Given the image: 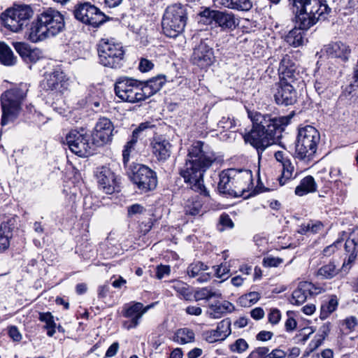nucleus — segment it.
Wrapping results in <instances>:
<instances>
[{
    "mask_svg": "<svg viewBox=\"0 0 358 358\" xmlns=\"http://www.w3.org/2000/svg\"><path fill=\"white\" fill-rule=\"evenodd\" d=\"M280 312L276 308L272 309L268 314V321L273 324H278L280 320Z\"/></svg>",
    "mask_w": 358,
    "mask_h": 358,
    "instance_id": "nucleus-56",
    "label": "nucleus"
},
{
    "mask_svg": "<svg viewBox=\"0 0 358 358\" xmlns=\"http://www.w3.org/2000/svg\"><path fill=\"white\" fill-rule=\"evenodd\" d=\"M29 85L27 83H21L1 94L2 125H6L17 118L22 110V105L27 97Z\"/></svg>",
    "mask_w": 358,
    "mask_h": 358,
    "instance_id": "nucleus-5",
    "label": "nucleus"
},
{
    "mask_svg": "<svg viewBox=\"0 0 358 358\" xmlns=\"http://www.w3.org/2000/svg\"><path fill=\"white\" fill-rule=\"evenodd\" d=\"M116 96L123 101L137 103L145 101L141 81L129 77H120L115 83Z\"/></svg>",
    "mask_w": 358,
    "mask_h": 358,
    "instance_id": "nucleus-10",
    "label": "nucleus"
},
{
    "mask_svg": "<svg viewBox=\"0 0 358 358\" xmlns=\"http://www.w3.org/2000/svg\"><path fill=\"white\" fill-rule=\"evenodd\" d=\"M273 94L275 102L278 105L288 106L297 101V92L293 85L278 83Z\"/></svg>",
    "mask_w": 358,
    "mask_h": 358,
    "instance_id": "nucleus-18",
    "label": "nucleus"
},
{
    "mask_svg": "<svg viewBox=\"0 0 358 358\" xmlns=\"http://www.w3.org/2000/svg\"><path fill=\"white\" fill-rule=\"evenodd\" d=\"M289 6L299 28H294L285 36V41L294 48L304 45L305 32L320 20H325L331 12L326 0H289Z\"/></svg>",
    "mask_w": 358,
    "mask_h": 358,
    "instance_id": "nucleus-2",
    "label": "nucleus"
},
{
    "mask_svg": "<svg viewBox=\"0 0 358 358\" xmlns=\"http://www.w3.org/2000/svg\"><path fill=\"white\" fill-rule=\"evenodd\" d=\"M338 300L336 296H332L330 299L322 304L320 308V318L327 319L338 307Z\"/></svg>",
    "mask_w": 358,
    "mask_h": 358,
    "instance_id": "nucleus-41",
    "label": "nucleus"
},
{
    "mask_svg": "<svg viewBox=\"0 0 358 358\" xmlns=\"http://www.w3.org/2000/svg\"><path fill=\"white\" fill-rule=\"evenodd\" d=\"M129 178L141 192L151 191L155 189L157 185L156 173L143 164L134 165Z\"/></svg>",
    "mask_w": 358,
    "mask_h": 358,
    "instance_id": "nucleus-13",
    "label": "nucleus"
},
{
    "mask_svg": "<svg viewBox=\"0 0 358 358\" xmlns=\"http://www.w3.org/2000/svg\"><path fill=\"white\" fill-rule=\"evenodd\" d=\"M194 336L193 330L189 328H181L176 331L173 340L178 344L184 345L193 342Z\"/></svg>",
    "mask_w": 358,
    "mask_h": 358,
    "instance_id": "nucleus-36",
    "label": "nucleus"
},
{
    "mask_svg": "<svg viewBox=\"0 0 358 358\" xmlns=\"http://www.w3.org/2000/svg\"><path fill=\"white\" fill-rule=\"evenodd\" d=\"M357 243L355 239L348 238L345 243V250L348 254V257L344 260L342 266V270L346 271H348L354 262L355 261L357 256Z\"/></svg>",
    "mask_w": 358,
    "mask_h": 358,
    "instance_id": "nucleus-32",
    "label": "nucleus"
},
{
    "mask_svg": "<svg viewBox=\"0 0 358 358\" xmlns=\"http://www.w3.org/2000/svg\"><path fill=\"white\" fill-rule=\"evenodd\" d=\"M214 52L205 41H201L193 50L191 56V61L193 64L196 65L201 69L207 68L210 66L214 61Z\"/></svg>",
    "mask_w": 358,
    "mask_h": 358,
    "instance_id": "nucleus-16",
    "label": "nucleus"
},
{
    "mask_svg": "<svg viewBox=\"0 0 358 358\" xmlns=\"http://www.w3.org/2000/svg\"><path fill=\"white\" fill-rule=\"evenodd\" d=\"M320 140V133L315 127L307 125L299 129L295 147L296 157L306 162L312 160Z\"/></svg>",
    "mask_w": 358,
    "mask_h": 358,
    "instance_id": "nucleus-6",
    "label": "nucleus"
},
{
    "mask_svg": "<svg viewBox=\"0 0 358 358\" xmlns=\"http://www.w3.org/2000/svg\"><path fill=\"white\" fill-rule=\"evenodd\" d=\"M171 271L170 266L166 265H160L157 267L156 277L162 279L164 276L169 275Z\"/></svg>",
    "mask_w": 358,
    "mask_h": 358,
    "instance_id": "nucleus-54",
    "label": "nucleus"
},
{
    "mask_svg": "<svg viewBox=\"0 0 358 358\" xmlns=\"http://www.w3.org/2000/svg\"><path fill=\"white\" fill-rule=\"evenodd\" d=\"M342 325L345 326V328L351 331L357 325V320L355 317L350 316L343 321Z\"/></svg>",
    "mask_w": 358,
    "mask_h": 358,
    "instance_id": "nucleus-53",
    "label": "nucleus"
},
{
    "mask_svg": "<svg viewBox=\"0 0 358 358\" xmlns=\"http://www.w3.org/2000/svg\"><path fill=\"white\" fill-rule=\"evenodd\" d=\"M324 340V336H319L317 338L315 337L314 339H313L308 345L309 352L307 354L308 355L310 352H312L317 349L322 345Z\"/></svg>",
    "mask_w": 358,
    "mask_h": 358,
    "instance_id": "nucleus-51",
    "label": "nucleus"
},
{
    "mask_svg": "<svg viewBox=\"0 0 358 358\" xmlns=\"http://www.w3.org/2000/svg\"><path fill=\"white\" fill-rule=\"evenodd\" d=\"M172 288L180 296L182 299L185 300H190L192 297V292L189 291V286L182 282V281H176L173 285Z\"/></svg>",
    "mask_w": 358,
    "mask_h": 358,
    "instance_id": "nucleus-44",
    "label": "nucleus"
},
{
    "mask_svg": "<svg viewBox=\"0 0 358 358\" xmlns=\"http://www.w3.org/2000/svg\"><path fill=\"white\" fill-rule=\"evenodd\" d=\"M152 152L159 162H166L171 154V145L170 142L162 136H155L151 143Z\"/></svg>",
    "mask_w": 358,
    "mask_h": 358,
    "instance_id": "nucleus-20",
    "label": "nucleus"
},
{
    "mask_svg": "<svg viewBox=\"0 0 358 358\" xmlns=\"http://www.w3.org/2000/svg\"><path fill=\"white\" fill-rule=\"evenodd\" d=\"M260 299V294L257 292H251L245 295L244 298H242V299H246L248 300L250 303H255L257 302Z\"/></svg>",
    "mask_w": 358,
    "mask_h": 358,
    "instance_id": "nucleus-59",
    "label": "nucleus"
},
{
    "mask_svg": "<svg viewBox=\"0 0 358 358\" xmlns=\"http://www.w3.org/2000/svg\"><path fill=\"white\" fill-rule=\"evenodd\" d=\"M280 83L294 85L299 78V73L296 71L292 57L285 55L282 58L278 68Z\"/></svg>",
    "mask_w": 358,
    "mask_h": 358,
    "instance_id": "nucleus-17",
    "label": "nucleus"
},
{
    "mask_svg": "<svg viewBox=\"0 0 358 358\" xmlns=\"http://www.w3.org/2000/svg\"><path fill=\"white\" fill-rule=\"evenodd\" d=\"M138 137L139 136L136 134V132H132L131 139L124 145V148L122 151L123 162L124 164L129 161L130 154L134 151Z\"/></svg>",
    "mask_w": 358,
    "mask_h": 358,
    "instance_id": "nucleus-43",
    "label": "nucleus"
},
{
    "mask_svg": "<svg viewBox=\"0 0 358 358\" xmlns=\"http://www.w3.org/2000/svg\"><path fill=\"white\" fill-rule=\"evenodd\" d=\"M282 166V171L281 177L279 178V182L280 185H284L286 182L292 178H294L296 176V173L294 176V166L289 161H285Z\"/></svg>",
    "mask_w": 358,
    "mask_h": 358,
    "instance_id": "nucleus-42",
    "label": "nucleus"
},
{
    "mask_svg": "<svg viewBox=\"0 0 358 358\" xmlns=\"http://www.w3.org/2000/svg\"><path fill=\"white\" fill-rule=\"evenodd\" d=\"M313 285L307 281L300 282L297 288L294 290L290 302L294 305H301L311 296Z\"/></svg>",
    "mask_w": 358,
    "mask_h": 358,
    "instance_id": "nucleus-25",
    "label": "nucleus"
},
{
    "mask_svg": "<svg viewBox=\"0 0 358 358\" xmlns=\"http://www.w3.org/2000/svg\"><path fill=\"white\" fill-rule=\"evenodd\" d=\"M15 222V218H10L0 224V250L3 251L8 248Z\"/></svg>",
    "mask_w": 358,
    "mask_h": 358,
    "instance_id": "nucleus-26",
    "label": "nucleus"
},
{
    "mask_svg": "<svg viewBox=\"0 0 358 358\" xmlns=\"http://www.w3.org/2000/svg\"><path fill=\"white\" fill-rule=\"evenodd\" d=\"M269 348L267 347H258L252 350L246 358H268Z\"/></svg>",
    "mask_w": 358,
    "mask_h": 358,
    "instance_id": "nucleus-48",
    "label": "nucleus"
},
{
    "mask_svg": "<svg viewBox=\"0 0 358 358\" xmlns=\"http://www.w3.org/2000/svg\"><path fill=\"white\" fill-rule=\"evenodd\" d=\"M128 215L133 216L137 214H141L145 211V208L143 206L136 203L128 207Z\"/></svg>",
    "mask_w": 358,
    "mask_h": 358,
    "instance_id": "nucleus-55",
    "label": "nucleus"
},
{
    "mask_svg": "<svg viewBox=\"0 0 358 358\" xmlns=\"http://www.w3.org/2000/svg\"><path fill=\"white\" fill-rule=\"evenodd\" d=\"M63 80V73L59 71H55L45 74V79L41 83V87L46 91L57 90L62 87V83Z\"/></svg>",
    "mask_w": 358,
    "mask_h": 358,
    "instance_id": "nucleus-29",
    "label": "nucleus"
},
{
    "mask_svg": "<svg viewBox=\"0 0 358 358\" xmlns=\"http://www.w3.org/2000/svg\"><path fill=\"white\" fill-rule=\"evenodd\" d=\"M208 267L201 262H196L191 264L187 267V274L191 278H197L199 282H206L210 279V273L205 272Z\"/></svg>",
    "mask_w": 358,
    "mask_h": 358,
    "instance_id": "nucleus-28",
    "label": "nucleus"
},
{
    "mask_svg": "<svg viewBox=\"0 0 358 358\" xmlns=\"http://www.w3.org/2000/svg\"><path fill=\"white\" fill-rule=\"evenodd\" d=\"M99 190L106 194L120 191L119 181L115 173L107 166L98 168L96 172Z\"/></svg>",
    "mask_w": 358,
    "mask_h": 358,
    "instance_id": "nucleus-14",
    "label": "nucleus"
},
{
    "mask_svg": "<svg viewBox=\"0 0 358 358\" xmlns=\"http://www.w3.org/2000/svg\"><path fill=\"white\" fill-rule=\"evenodd\" d=\"M317 185L313 176H308L301 180L300 185L295 189V194L298 196H303L309 192L316 191Z\"/></svg>",
    "mask_w": 358,
    "mask_h": 358,
    "instance_id": "nucleus-34",
    "label": "nucleus"
},
{
    "mask_svg": "<svg viewBox=\"0 0 358 358\" xmlns=\"http://www.w3.org/2000/svg\"><path fill=\"white\" fill-rule=\"evenodd\" d=\"M66 142L72 152L83 157L94 154L96 148L84 129L71 130L66 136Z\"/></svg>",
    "mask_w": 358,
    "mask_h": 358,
    "instance_id": "nucleus-11",
    "label": "nucleus"
},
{
    "mask_svg": "<svg viewBox=\"0 0 358 358\" xmlns=\"http://www.w3.org/2000/svg\"><path fill=\"white\" fill-rule=\"evenodd\" d=\"M273 334L268 331H261L256 336V339L260 341H266L271 340L273 337Z\"/></svg>",
    "mask_w": 358,
    "mask_h": 358,
    "instance_id": "nucleus-58",
    "label": "nucleus"
},
{
    "mask_svg": "<svg viewBox=\"0 0 358 358\" xmlns=\"http://www.w3.org/2000/svg\"><path fill=\"white\" fill-rule=\"evenodd\" d=\"M215 161V156L208 145L202 141H196L188 149L185 164L179 171L180 176L193 191L208 196L209 192L203 184V174Z\"/></svg>",
    "mask_w": 358,
    "mask_h": 358,
    "instance_id": "nucleus-3",
    "label": "nucleus"
},
{
    "mask_svg": "<svg viewBox=\"0 0 358 358\" xmlns=\"http://www.w3.org/2000/svg\"><path fill=\"white\" fill-rule=\"evenodd\" d=\"M220 222L222 226H224L225 227H228V228L231 229L234 227V223H233L231 219L227 214H223L220 216Z\"/></svg>",
    "mask_w": 358,
    "mask_h": 358,
    "instance_id": "nucleus-60",
    "label": "nucleus"
},
{
    "mask_svg": "<svg viewBox=\"0 0 358 358\" xmlns=\"http://www.w3.org/2000/svg\"><path fill=\"white\" fill-rule=\"evenodd\" d=\"M194 299L196 301L201 300H209L212 298H222L220 291L213 289L210 287H206L197 289L194 293Z\"/></svg>",
    "mask_w": 358,
    "mask_h": 358,
    "instance_id": "nucleus-38",
    "label": "nucleus"
},
{
    "mask_svg": "<svg viewBox=\"0 0 358 358\" xmlns=\"http://www.w3.org/2000/svg\"><path fill=\"white\" fill-rule=\"evenodd\" d=\"M15 48L26 62L36 63L41 57L39 49H31L25 43H17L15 45Z\"/></svg>",
    "mask_w": 358,
    "mask_h": 358,
    "instance_id": "nucleus-30",
    "label": "nucleus"
},
{
    "mask_svg": "<svg viewBox=\"0 0 358 358\" xmlns=\"http://www.w3.org/2000/svg\"><path fill=\"white\" fill-rule=\"evenodd\" d=\"M185 312L190 315L199 316L202 313V309L199 306H189L185 308Z\"/></svg>",
    "mask_w": 358,
    "mask_h": 358,
    "instance_id": "nucleus-61",
    "label": "nucleus"
},
{
    "mask_svg": "<svg viewBox=\"0 0 358 358\" xmlns=\"http://www.w3.org/2000/svg\"><path fill=\"white\" fill-rule=\"evenodd\" d=\"M219 3L225 8L239 11H249L253 5L251 0H219Z\"/></svg>",
    "mask_w": 358,
    "mask_h": 358,
    "instance_id": "nucleus-33",
    "label": "nucleus"
},
{
    "mask_svg": "<svg viewBox=\"0 0 358 358\" xmlns=\"http://www.w3.org/2000/svg\"><path fill=\"white\" fill-rule=\"evenodd\" d=\"M231 321L224 319L218 323L216 329L207 331L204 333L205 339L210 343L224 340L231 334Z\"/></svg>",
    "mask_w": 358,
    "mask_h": 358,
    "instance_id": "nucleus-23",
    "label": "nucleus"
},
{
    "mask_svg": "<svg viewBox=\"0 0 358 358\" xmlns=\"http://www.w3.org/2000/svg\"><path fill=\"white\" fill-rule=\"evenodd\" d=\"M9 336L15 341H20L22 339V335L17 328L12 326L8 329Z\"/></svg>",
    "mask_w": 358,
    "mask_h": 358,
    "instance_id": "nucleus-57",
    "label": "nucleus"
},
{
    "mask_svg": "<svg viewBox=\"0 0 358 358\" xmlns=\"http://www.w3.org/2000/svg\"><path fill=\"white\" fill-rule=\"evenodd\" d=\"M217 10H210L209 8H206L203 12L201 13V16L206 17L209 20V23L213 22L214 17L215 16Z\"/></svg>",
    "mask_w": 358,
    "mask_h": 358,
    "instance_id": "nucleus-62",
    "label": "nucleus"
},
{
    "mask_svg": "<svg viewBox=\"0 0 358 358\" xmlns=\"http://www.w3.org/2000/svg\"><path fill=\"white\" fill-rule=\"evenodd\" d=\"M64 28L63 15L58 10L49 8L38 15L31 23L28 38L33 43H37L57 35Z\"/></svg>",
    "mask_w": 358,
    "mask_h": 358,
    "instance_id": "nucleus-4",
    "label": "nucleus"
},
{
    "mask_svg": "<svg viewBox=\"0 0 358 358\" xmlns=\"http://www.w3.org/2000/svg\"><path fill=\"white\" fill-rule=\"evenodd\" d=\"M232 169H228L222 171L220 175V181L217 189L220 193L231 196L238 197L235 183L232 178H228Z\"/></svg>",
    "mask_w": 358,
    "mask_h": 358,
    "instance_id": "nucleus-24",
    "label": "nucleus"
},
{
    "mask_svg": "<svg viewBox=\"0 0 358 358\" xmlns=\"http://www.w3.org/2000/svg\"><path fill=\"white\" fill-rule=\"evenodd\" d=\"M38 320L45 324L44 328L47 329V335L52 337L56 332V323L54 321V317L51 313H39Z\"/></svg>",
    "mask_w": 358,
    "mask_h": 358,
    "instance_id": "nucleus-40",
    "label": "nucleus"
},
{
    "mask_svg": "<svg viewBox=\"0 0 358 358\" xmlns=\"http://www.w3.org/2000/svg\"><path fill=\"white\" fill-rule=\"evenodd\" d=\"M73 15L79 22L96 28L106 21V15L90 2H80L74 6Z\"/></svg>",
    "mask_w": 358,
    "mask_h": 358,
    "instance_id": "nucleus-12",
    "label": "nucleus"
},
{
    "mask_svg": "<svg viewBox=\"0 0 358 358\" xmlns=\"http://www.w3.org/2000/svg\"><path fill=\"white\" fill-rule=\"evenodd\" d=\"M228 178H232L236 188L237 196H241L252 185V171L248 169H232Z\"/></svg>",
    "mask_w": 358,
    "mask_h": 358,
    "instance_id": "nucleus-19",
    "label": "nucleus"
},
{
    "mask_svg": "<svg viewBox=\"0 0 358 358\" xmlns=\"http://www.w3.org/2000/svg\"><path fill=\"white\" fill-rule=\"evenodd\" d=\"M113 131L114 126L109 119L99 118L91 136L96 147L110 143L112 141Z\"/></svg>",
    "mask_w": 358,
    "mask_h": 358,
    "instance_id": "nucleus-15",
    "label": "nucleus"
},
{
    "mask_svg": "<svg viewBox=\"0 0 358 358\" xmlns=\"http://www.w3.org/2000/svg\"><path fill=\"white\" fill-rule=\"evenodd\" d=\"M187 20L185 6L180 3L171 5L166 8L162 17V31L166 36L176 38L184 31Z\"/></svg>",
    "mask_w": 358,
    "mask_h": 358,
    "instance_id": "nucleus-7",
    "label": "nucleus"
},
{
    "mask_svg": "<svg viewBox=\"0 0 358 358\" xmlns=\"http://www.w3.org/2000/svg\"><path fill=\"white\" fill-rule=\"evenodd\" d=\"M339 271L334 262H329L317 270V275L322 279H332L338 274Z\"/></svg>",
    "mask_w": 358,
    "mask_h": 358,
    "instance_id": "nucleus-39",
    "label": "nucleus"
},
{
    "mask_svg": "<svg viewBox=\"0 0 358 358\" xmlns=\"http://www.w3.org/2000/svg\"><path fill=\"white\" fill-rule=\"evenodd\" d=\"M210 313L209 315L211 318H220L224 314L227 313L224 311L223 307L222 306L220 302H217L215 304H212L210 306Z\"/></svg>",
    "mask_w": 358,
    "mask_h": 358,
    "instance_id": "nucleus-47",
    "label": "nucleus"
},
{
    "mask_svg": "<svg viewBox=\"0 0 358 358\" xmlns=\"http://www.w3.org/2000/svg\"><path fill=\"white\" fill-rule=\"evenodd\" d=\"M150 307V306H148L147 307L143 308V303L138 302L125 308L123 311V316L129 318L130 321L125 322L124 323V327L127 329L136 328L139 324V320Z\"/></svg>",
    "mask_w": 358,
    "mask_h": 358,
    "instance_id": "nucleus-21",
    "label": "nucleus"
},
{
    "mask_svg": "<svg viewBox=\"0 0 358 358\" xmlns=\"http://www.w3.org/2000/svg\"><path fill=\"white\" fill-rule=\"evenodd\" d=\"M125 51L121 43L113 40L101 39L98 45L99 63L110 69L123 66Z\"/></svg>",
    "mask_w": 358,
    "mask_h": 358,
    "instance_id": "nucleus-8",
    "label": "nucleus"
},
{
    "mask_svg": "<svg viewBox=\"0 0 358 358\" xmlns=\"http://www.w3.org/2000/svg\"><path fill=\"white\" fill-rule=\"evenodd\" d=\"M323 50L329 57L340 59L343 62L348 61L352 52L350 46L342 41L331 42L324 45Z\"/></svg>",
    "mask_w": 358,
    "mask_h": 358,
    "instance_id": "nucleus-22",
    "label": "nucleus"
},
{
    "mask_svg": "<svg viewBox=\"0 0 358 358\" xmlns=\"http://www.w3.org/2000/svg\"><path fill=\"white\" fill-rule=\"evenodd\" d=\"M250 315L255 320H261L264 317V311L262 308H255L250 311Z\"/></svg>",
    "mask_w": 358,
    "mask_h": 358,
    "instance_id": "nucleus-63",
    "label": "nucleus"
},
{
    "mask_svg": "<svg viewBox=\"0 0 358 358\" xmlns=\"http://www.w3.org/2000/svg\"><path fill=\"white\" fill-rule=\"evenodd\" d=\"M153 63L147 59L141 58L139 62L138 69L141 72H147L152 69Z\"/></svg>",
    "mask_w": 358,
    "mask_h": 358,
    "instance_id": "nucleus-52",
    "label": "nucleus"
},
{
    "mask_svg": "<svg viewBox=\"0 0 358 358\" xmlns=\"http://www.w3.org/2000/svg\"><path fill=\"white\" fill-rule=\"evenodd\" d=\"M249 348V345L246 341L243 338L237 339L233 344L229 347L230 350L234 352L243 353L245 352Z\"/></svg>",
    "mask_w": 358,
    "mask_h": 358,
    "instance_id": "nucleus-45",
    "label": "nucleus"
},
{
    "mask_svg": "<svg viewBox=\"0 0 358 358\" xmlns=\"http://www.w3.org/2000/svg\"><path fill=\"white\" fill-rule=\"evenodd\" d=\"M203 201L201 197L196 196L189 199L185 205L184 210L186 215L195 216L199 215L202 209Z\"/></svg>",
    "mask_w": 358,
    "mask_h": 358,
    "instance_id": "nucleus-35",
    "label": "nucleus"
},
{
    "mask_svg": "<svg viewBox=\"0 0 358 358\" xmlns=\"http://www.w3.org/2000/svg\"><path fill=\"white\" fill-rule=\"evenodd\" d=\"M16 59L10 48L5 43L0 42L1 63L6 66H12L16 63Z\"/></svg>",
    "mask_w": 358,
    "mask_h": 358,
    "instance_id": "nucleus-37",
    "label": "nucleus"
},
{
    "mask_svg": "<svg viewBox=\"0 0 358 358\" xmlns=\"http://www.w3.org/2000/svg\"><path fill=\"white\" fill-rule=\"evenodd\" d=\"M166 82L165 76H157L146 81L141 82L145 99H147L161 90Z\"/></svg>",
    "mask_w": 358,
    "mask_h": 358,
    "instance_id": "nucleus-27",
    "label": "nucleus"
},
{
    "mask_svg": "<svg viewBox=\"0 0 358 358\" xmlns=\"http://www.w3.org/2000/svg\"><path fill=\"white\" fill-rule=\"evenodd\" d=\"M236 122L234 118L229 117H222L218 122L217 127L224 130H230L236 127Z\"/></svg>",
    "mask_w": 358,
    "mask_h": 358,
    "instance_id": "nucleus-46",
    "label": "nucleus"
},
{
    "mask_svg": "<svg viewBox=\"0 0 358 358\" xmlns=\"http://www.w3.org/2000/svg\"><path fill=\"white\" fill-rule=\"evenodd\" d=\"M286 355V352L283 350L276 348L273 350L271 352H268V358H284Z\"/></svg>",
    "mask_w": 358,
    "mask_h": 358,
    "instance_id": "nucleus-64",
    "label": "nucleus"
},
{
    "mask_svg": "<svg viewBox=\"0 0 358 358\" xmlns=\"http://www.w3.org/2000/svg\"><path fill=\"white\" fill-rule=\"evenodd\" d=\"M213 22L222 30L233 29L236 26L234 15L227 11L217 10Z\"/></svg>",
    "mask_w": 358,
    "mask_h": 358,
    "instance_id": "nucleus-31",
    "label": "nucleus"
},
{
    "mask_svg": "<svg viewBox=\"0 0 358 358\" xmlns=\"http://www.w3.org/2000/svg\"><path fill=\"white\" fill-rule=\"evenodd\" d=\"M283 262L282 259L279 257H267L264 258L263 265L265 267H277Z\"/></svg>",
    "mask_w": 358,
    "mask_h": 358,
    "instance_id": "nucleus-49",
    "label": "nucleus"
},
{
    "mask_svg": "<svg viewBox=\"0 0 358 358\" xmlns=\"http://www.w3.org/2000/svg\"><path fill=\"white\" fill-rule=\"evenodd\" d=\"M248 117L252 127L244 134L243 138L257 150L259 155L278 140L291 119L289 116H280L275 113L257 111L249 112Z\"/></svg>",
    "mask_w": 358,
    "mask_h": 358,
    "instance_id": "nucleus-1",
    "label": "nucleus"
},
{
    "mask_svg": "<svg viewBox=\"0 0 358 358\" xmlns=\"http://www.w3.org/2000/svg\"><path fill=\"white\" fill-rule=\"evenodd\" d=\"M341 245V241L337 240L334 243L327 246L323 250V255L327 257L331 256L332 254H334L339 246Z\"/></svg>",
    "mask_w": 358,
    "mask_h": 358,
    "instance_id": "nucleus-50",
    "label": "nucleus"
},
{
    "mask_svg": "<svg viewBox=\"0 0 358 358\" xmlns=\"http://www.w3.org/2000/svg\"><path fill=\"white\" fill-rule=\"evenodd\" d=\"M34 15L29 5H14L1 14L0 18L4 26L13 32H19L27 27Z\"/></svg>",
    "mask_w": 358,
    "mask_h": 358,
    "instance_id": "nucleus-9",
    "label": "nucleus"
}]
</instances>
